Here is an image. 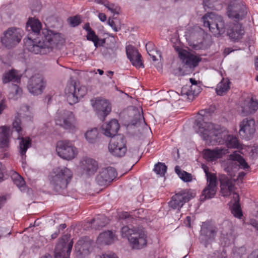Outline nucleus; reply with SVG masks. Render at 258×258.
I'll use <instances>...</instances> for the list:
<instances>
[{
	"label": "nucleus",
	"mask_w": 258,
	"mask_h": 258,
	"mask_svg": "<svg viewBox=\"0 0 258 258\" xmlns=\"http://www.w3.org/2000/svg\"><path fill=\"white\" fill-rule=\"evenodd\" d=\"M204 26L216 36L224 34L226 30L223 18L214 13H208L202 19ZM227 35L232 41L236 42L241 39L244 34V29L242 25L238 22L229 23L226 28Z\"/></svg>",
	"instance_id": "obj_3"
},
{
	"label": "nucleus",
	"mask_w": 258,
	"mask_h": 258,
	"mask_svg": "<svg viewBox=\"0 0 258 258\" xmlns=\"http://www.w3.org/2000/svg\"><path fill=\"white\" fill-rule=\"evenodd\" d=\"M228 152V150L224 148L217 147L214 149H207L204 151V158L208 161H214L221 158Z\"/></svg>",
	"instance_id": "obj_18"
},
{
	"label": "nucleus",
	"mask_w": 258,
	"mask_h": 258,
	"mask_svg": "<svg viewBox=\"0 0 258 258\" xmlns=\"http://www.w3.org/2000/svg\"><path fill=\"white\" fill-rule=\"evenodd\" d=\"M149 55L153 61L158 60V58H161L162 57L161 52L156 48L154 50H152L149 52Z\"/></svg>",
	"instance_id": "obj_48"
},
{
	"label": "nucleus",
	"mask_w": 258,
	"mask_h": 258,
	"mask_svg": "<svg viewBox=\"0 0 258 258\" xmlns=\"http://www.w3.org/2000/svg\"><path fill=\"white\" fill-rule=\"evenodd\" d=\"M258 109V102L252 98L249 101L248 104L242 107V112L246 114L254 112Z\"/></svg>",
	"instance_id": "obj_35"
},
{
	"label": "nucleus",
	"mask_w": 258,
	"mask_h": 258,
	"mask_svg": "<svg viewBox=\"0 0 258 258\" xmlns=\"http://www.w3.org/2000/svg\"><path fill=\"white\" fill-rule=\"evenodd\" d=\"M194 197L190 189H182L176 191L168 202L169 207L173 209L180 211L183 205Z\"/></svg>",
	"instance_id": "obj_5"
},
{
	"label": "nucleus",
	"mask_w": 258,
	"mask_h": 258,
	"mask_svg": "<svg viewBox=\"0 0 258 258\" xmlns=\"http://www.w3.org/2000/svg\"><path fill=\"white\" fill-rule=\"evenodd\" d=\"M98 18L102 22H105L107 19L105 14L102 13H100L98 14Z\"/></svg>",
	"instance_id": "obj_62"
},
{
	"label": "nucleus",
	"mask_w": 258,
	"mask_h": 258,
	"mask_svg": "<svg viewBox=\"0 0 258 258\" xmlns=\"http://www.w3.org/2000/svg\"><path fill=\"white\" fill-rule=\"evenodd\" d=\"M184 224L186 226L190 228L191 227V217L190 216H187L184 221Z\"/></svg>",
	"instance_id": "obj_60"
},
{
	"label": "nucleus",
	"mask_w": 258,
	"mask_h": 258,
	"mask_svg": "<svg viewBox=\"0 0 258 258\" xmlns=\"http://www.w3.org/2000/svg\"><path fill=\"white\" fill-rule=\"evenodd\" d=\"M178 56L182 63L189 68H194L198 66L201 61V58L185 49H177Z\"/></svg>",
	"instance_id": "obj_15"
},
{
	"label": "nucleus",
	"mask_w": 258,
	"mask_h": 258,
	"mask_svg": "<svg viewBox=\"0 0 258 258\" xmlns=\"http://www.w3.org/2000/svg\"><path fill=\"white\" fill-rule=\"evenodd\" d=\"M246 14V6L242 3L234 2L228 6L227 15L229 18L236 20H242Z\"/></svg>",
	"instance_id": "obj_12"
},
{
	"label": "nucleus",
	"mask_w": 258,
	"mask_h": 258,
	"mask_svg": "<svg viewBox=\"0 0 258 258\" xmlns=\"http://www.w3.org/2000/svg\"><path fill=\"white\" fill-rule=\"evenodd\" d=\"M74 242L73 240H71L68 244L67 245V252H66V258H69L71 253V252L72 251V249L73 247Z\"/></svg>",
	"instance_id": "obj_54"
},
{
	"label": "nucleus",
	"mask_w": 258,
	"mask_h": 258,
	"mask_svg": "<svg viewBox=\"0 0 258 258\" xmlns=\"http://www.w3.org/2000/svg\"><path fill=\"white\" fill-rule=\"evenodd\" d=\"M21 38L22 30L20 29L10 28L4 32L1 42L4 46L10 49L19 43Z\"/></svg>",
	"instance_id": "obj_7"
},
{
	"label": "nucleus",
	"mask_w": 258,
	"mask_h": 258,
	"mask_svg": "<svg viewBox=\"0 0 258 258\" xmlns=\"http://www.w3.org/2000/svg\"><path fill=\"white\" fill-rule=\"evenodd\" d=\"M239 126L240 136L246 140H248L255 132V121L253 119H244Z\"/></svg>",
	"instance_id": "obj_17"
},
{
	"label": "nucleus",
	"mask_w": 258,
	"mask_h": 258,
	"mask_svg": "<svg viewBox=\"0 0 258 258\" xmlns=\"http://www.w3.org/2000/svg\"><path fill=\"white\" fill-rule=\"evenodd\" d=\"M214 258H227L226 251L223 250L222 251H216L214 253Z\"/></svg>",
	"instance_id": "obj_51"
},
{
	"label": "nucleus",
	"mask_w": 258,
	"mask_h": 258,
	"mask_svg": "<svg viewBox=\"0 0 258 258\" xmlns=\"http://www.w3.org/2000/svg\"><path fill=\"white\" fill-rule=\"evenodd\" d=\"M46 86V82L40 74L31 77L29 80L27 88L30 93L34 95L41 94Z\"/></svg>",
	"instance_id": "obj_10"
},
{
	"label": "nucleus",
	"mask_w": 258,
	"mask_h": 258,
	"mask_svg": "<svg viewBox=\"0 0 258 258\" xmlns=\"http://www.w3.org/2000/svg\"><path fill=\"white\" fill-rule=\"evenodd\" d=\"M21 74L17 70L12 69L4 73L2 76L3 84H7L12 82L14 83H19L21 82Z\"/></svg>",
	"instance_id": "obj_22"
},
{
	"label": "nucleus",
	"mask_w": 258,
	"mask_h": 258,
	"mask_svg": "<svg viewBox=\"0 0 258 258\" xmlns=\"http://www.w3.org/2000/svg\"><path fill=\"white\" fill-rule=\"evenodd\" d=\"M119 129V125L116 119H112L108 123L104 124L102 126V130L103 134L107 137L113 138L116 136L115 135Z\"/></svg>",
	"instance_id": "obj_20"
},
{
	"label": "nucleus",
	"mask_w": 258,
	"mask_h": 258,
	"mask_svg": "<svg viewBox=\"0 0 258 258\" xmlns=\"http://www.w3.org/2000/svg\"><path fill=\"white\" fill-rule=\"evenodd\" d=\"M50 176L54 182L60 181L63 179L64 170L59 167L55 168L53 170Z\"/></svg>",
	"instance_id": "obj_37"
},
{
	"label": "nucleus",
	"mask_w": 258,
	"mask_h": 258,
	"mask_svg": "<svg viewBox=\"0 0 258 258\" xmlns=\"http://www.w3.org/2000/svg\"><path fill=\"white\" fill-rule=\"evenodd\" d=\"M13 89L14 90L15 93L14 96V99H17L22 94V90L20 88L17 84H15L13 86Z\"/></svg>",
	"instance_id": "obj_50"
},
{
	"label": "nucleus",
	"mask_w": 258,
	"mask_h": 258,
	"mask_svg": "<svg viewBox=\"0 0 258 258\" xmlns=\"http://www.w3.org/2000/svg\"><path fill=\"white\" fill-rule=\"evenodd\" d=\"M121 232L123 237L127 238L133 249H140L146 246L147 236L143 227L125 226L121 228Z\"/></svg>",
	"instance_id": "obj_4"
},
{
	"label": "nucleus",
	"mask_w": 258,
	"mask_h": 258,
	"mask_svg": "<svg viewBox=\"0 0 258 258\" xmlns=\"http://www.w3.org/2000/svg\"><path fill=\"white\" fill-rule=\"evenodd\" d=\"M29 32L24 39L26 48L34 54H45L54 47L60 48L64 43L63 34L47 29H42V24L37 19L30 18L26 24Z\"/></svg>",
	"instance_id": "obj_1"
},
{
	"label": "nucleus",
	"mask_w": 258,
	"mask_h": 258,
	"mask_svg": "<svg viewBox=\"0 0 258 258\" xmlns=\"http://www.w3.org/2000/svg\"><path fill=\"white\" fill-rule=\"evenodd\" d=\"M13 128H15L16 131L20 135L22 132L20 119L18 118H16L13 123Z\"/></svg>",
	"instance_id": "obj_49"
},
{
	"label": "nucleus",
	"mask_w": 258,
	"mask_h": 258,
	"mask_svg": "<svg viewBox=\"0 0 258 258\" xmlns=\"http://www.w3.org/2000/svg\"><path fill=\"white\" fill-rule=\"evenodd\" d=\"M103 6L105 7L112 14L114 15L119 14L120 8L117 5L114 3H111L107 1Z\"/></svg>",
	"instance_id": "obj_41"
},
{
	"label": "nucleus",
	"mask_w": 258,
	"mask_h": 258,
	"mask_svg": "<svg viewBox=\"0 0 258 258\" xmlns=\"http://www.w3.org/2000/svg\"><path fill=\"white\" fill-rule=\"evenodd\" d=\"M11 232H9L6 228L0 227V239L7 235H10Z\"/></svg>",
	"instance_id": "obj_57"
},
{
	"label": "nucleus",
	"mask_w": 258,
	"mask_h": 258,
	"mask_svg": "<svg viewBox=\"0 0 258 258\" xmlns=\"http://www.w3.org/2000/svg\"><path fill=\"white\" fill-rule=\"evenodd\" d=\"M217 187L214 186L206 185L203 190L200 197L201 201H205L213 198L216 195Z\"/></svg>",
	"instance_id": "obj_32"
},
{
	"label": "nucleus",
	"mask_w": 258,
	"mask_h": 258,
	"mask_svg": "<svg viewBox=\"0 0 258 258\" xmlns=\"http://www.w3.org/2000/svg\"><path fill=\"white\" fill-rule=\"evenodd\" d=\"M117 176L116 170L112 167L102 168L96 177V181L99 185H107Z\"/></svg>",
	"instance_id": "obj_11"
},
{
	"label": "nucleus",
	"mask_w": 258,
	"mask_h": 258,
	"mask_svg": "<svg viewBox=\"0 0 258 258\" xmlns=\"http://www.w3.org/2000/svg\"><path fill=\"white\" fill-rule=\"evenodd\" d=\"M56 123L60 126H62L64 124V117L63 116L60 117L59 113H57L55 117Z\"/></svg>",
	"instance_id": "obj_52"
},
{
	"label": "nucleus",
	"mask_w": 258,
	"mask_h": 258,
	"mask_svg": "<svg viewBox=\"0 0 258 258\" xmlns=\"http://www.w3.org/2000/svg\"><path fill=\"white\" fill-rule=\"evenodd\" d=\"M154 170L157 174L164 176L167 170V166L164 163L159 162L155 165Z\"/></svg>",
	"instance_id": "obj_42"
},
{
	"label": "nucleus",
	"mask_w": 258,
	"mask_h": 258,
	"mask_svg": "<svg viewBox=\"0 0 258 258\" xmlns=\"http://www.w3.org/2000/svg\"><path fill=\"white\" fill-rule=\"evenodd\" d=\"M79 167L83 174L91 176L96 172L98 165L95 159L85 157L80 160Z\"/></svg>",
	"instance_id": "obj_13"
},
{
	"label": "nucleus",
	"mask_w": 258,
	"mask_h": 258,
	"mask_svg": "<svg viewBox=\"0 0 258 258\" xmlns=\"http://www.w3.org/2000/svg\"><path fill=\"white\" fill-rule=\"evenodd\" d=\"M67 100L70 105H73L78 101V99L76 95V94L73 91L69 89L68 93L66 95Z\"/></svg>",
	"instance_id": "obj_47"
},
{
	"label": "nucleus",
	"mask_w": 258,
	"mask_h": 258,
	"mask_svg": "<svg viewBox=\"0 0 258 258\" xmlns=\"http://www.w3.org/2000/svg\"><path fill=\"white\" fill-rule=\"evenodd\" d=\"M66 130L74 132L76 128V121L72 112H66Z\"/></svg>",
	"instance_id": "obj_28"
},
{
	"label": "nucleus",
	"mask_w": 258,
	"mask_h": 258,
	"mask_svg": "<svg viewBox=\"0 0 258 258\" xmlns=\"http://www.w3.org/2000/svg\"><path fill=\"white\" fill-rule=\"evenodd\" d=\"M99 258H118L114 253L103 254Z\"/></svg>",
	"instance_id": "obj_59"
},
{
	"label": "nucleus",
	"mask_w": 258,
	"mask_h": 258,
	"mask_svg": "<svg viewBox=\"0 0 258 258\" xmlns=\"http://www.w3.org/2000/svg\"><path fill=\"white\" fill-rule=\"evenodd\" d=\"M248 258H258V250L253 251L248 255Z\"/></svg>",
	"instance_id": "obj_61"
},
{
	"label": "nucleus",
	"mask_w": 258,
	"mask_h": 258,
	"mask_svg": "<svg viewBox=\"0 0 258 258\" xmlns=\"http://www.w3.org/2000/svg\"><path fill=\"white\" fill-rule=\"evenodd\" d=\"M201 90V87L198 85H186L182 88L181 92L182 96L190 101L199 94Z\"/></svg>",
	"instance_id": "obj_23"
},
{
	"label": "nucleus",
	"mask_w": 258,
	"mask_h": 258,
	"mask_svg": "<svg viewBox=\"0 0 258 258\" xmlns=\"http://www.w3.org/2000/svg\"><path fill=\"white\" fill-rule=\"evenodd\" d=\"M86 37L87 40L93 42L94 46L96 48L103 46L105 43V40L104 39L99 38L93 30L87 32Z\"/></svg>",
	"instance_id": "obj_30"
},
{
	"label": "nucleus",
	"mask_w": 258,
	"mask_h": 258,
	"mask_svg": "<svg viewBox=\"0 0 258 258\" xmlns=\"http://www.w3.org/2000/svg\"><path fill=\"white\" fill-rule=\"evenodd\" d=\"M92 105L96 110L98 115L100 116V119L103 120L111 110L110 103L106 99L97 98L92 102Z\"/></svg>",
	"instance_id": "obj_16"
},
{
	"label": "nucleus",
	"mask_w": 258,
	"mask_h": 258,
	"mask_svg": "<svg viewBox=\"0 0 258 258\" xmlns=\"http://www.w3.org/2000/svg\"><path fill=\"white\" fill-rule=\"evenodd\" d=\"M218 3V0H204L203 6L205 10L208 9L216 10V6Z\"/></svg>",
	"instance_id": "obj_43"
},
{
	"label": "nucleus",
	"mask_w": 258,
	"mask_h": 258,
	"mask_svg": "<svg viewBox=\"0 0 258 258\" xmlns=\"http://www.w3.org/2000/svg\"><path fill=\"white\" fill-rule=\"evenodd\" d=\"M91 242L88 237H85L80 239L75 244V250L80 254H86L89 252Z\"/></svg>",
	"instance_id": "obj_25"
},
{
	"label": "nucleus",
	"mask_w": 258,
	"mask_h": 258,
	"mask_svg": "<svg viewBox=\"0 0 258 258\" xmlns=\"http://www.w3.org/2000/svg\"><path fill=\"white\" fill-rule=\"evenodd\" d=\"M98 135V132L96 128L88 130L85 134V138L89 143H94L96 142Z\"/></svg>",
	"instance_id": "obj_38"
},
{
	"label": "nucleus",
	"mask_w": 258,
	"mask_h": 258,
	"mask_svg": "<svg viewBox=\"0 0 258 258\" xmlns=\"http://www.w3.org/2000/svg\"><path fill=\"white\" fill-rule=\"evenodd\" d=\"M116 239L115 233L111 231L107 230L99 235L96 242L100 245H109L113 243Z\"/></svg>",
	"instance_id": "obj_21"
},
{
	"label": "nucleus",
	"mask_w": 258,
	"mask_h": 258,
	"mask_svg": "<svg viewBox=\"0 0 258 258\" xmlns=\"http://www.w3.org/2000/svg\"><path fill=\"white\" fill-rule=\"evenodd\" d=\"M156 48H155V46L154 45V44L151 42H149L146 45V49L148 54L149 53V52H150V51H152V50H154Z\"/></svg>",
	"instance_id": "obj_55"
},
{
	"label": "nucleus",
	"mask_w": 258,
	"mask_h": 258,
	"mask_svg": "<svg viewBox=\"0 0 258 258\" xmlns=\"http://www.w3.org/2000/svg\"><path fill=\"white\" fill-rule=\"evenodd\" d=\"M12 179L18 187H22L25 184V181L23 178L17 173L15 172L12 176Z\"/></svg>",
	"instance_id": "obj_46"
},
{
	"label": "nucleus",
	"mask_w": 258,
	"mask_h": 258,
	"mask_svg": "<svg viewBox=\"0 0 258 258\" xmlns=\"http://www.w3.org/2000/svg\"><path fill=\"white\" fill-rule=\"evenodd\" d=\"M78 149L70 141H66V160H71L78 155Z\"/></svg>",
	"instance_id": "obj_27"
},
{
	"label": "nucleus",
	"mask_w": 258,
	"mask_h": 258,
	"mask_svg": "<svg viewBox=\"0 0 258 258\" xmlns=\"http://www.w3.org/2000/svg\"><path fill=\"white\" fill-rule=\"evenodd\" d=\"M64 238L62 236L59 239L54 250V258H64Z\"/></svg>",
	"instance_id": "obj_33"
},
{
	"label": "nucleus",
	"mask_w": 258,
	"mask_h": 258,
	"mask_svg": "<svg viewBox=\"0 0 258 258\" xmlns=\"http://www.w3.org/2000/svg\"><path fill=\"white\" fill-rule=\"evenodd\" d=\"M204 170L206 174L207 179V185L210 186H214L217 187L218 180L217 177L215 173H213L209 171L208 168L205 167Z\"/></svg>",
	"instance_id": "obj_34"
},
{
	"label": "nucleus",
	"mask_w": 258,
	"mask_h": 258,
	"mask_svg": "<svg viewBox=\"0 0 258 258\" xmlns=\"http://www.w3.org/2000/svg\"><path fill=\"white\" fill-rule=\"evenodd\" d=\"M56 151L57 155L62 159H64V142L58 141L56 145Z\"/></svg>",
	"instance_id": "obj_45"
},
{
	"label": "nucleus",
	"mask_w": 258,
	"mask_h": 258,
	"mask_svg": "<svg viewBox=\"0 0 258 258\" xmlns=\"http://www.w3.org/2000/svg\"><path fill=\"white\" fill-rule=\"evenodd\" d=\"M8 108L7 101L6 99L3 98L0 101V115H1L3 111Z\"/></svg>",
	"instance_id": "obj_53"
},
{
	"label": "nucleus",
	"mask_w": 258,
	"mask_h": 258,
	"mask_svg": "<svg viewBox=\"0 0 258 258\" xmlns=\"http://www.w3.org/2000/svg\"><path fill=\"white\" fill-rule=\"evenodd\" d=\"M217 228L210 221H206L202 224L201 229V239L205 246L214 240L217 233Z\"/></svg>",
	"instance_id": "obj_9"
},
{
	"label": "nucleus",
	"mask_w": 258,
	"mask_h": 258,
	"mask_svg": "<svg viewBox=\"0 0 258 258\" xmlns=\"http://www.w3.org/2000/svg\"><path fill=\"white\" fill-rule=\"evenodd\" d=\"M233 198L234 199V203L231 207V213L235 217L241 219L242 216V213L239 203L238 194L234 193Z\"/></svg>",
	"instance_id": "obj_29"
},
{
	"label": "nucleus",
	"mask_w": 258,
	"mask_h": 258,
	"mask_svg": "<svg viewBox=\"0 0 258 258\" xmlns=\"http://www.w3.org/2000/svg\"><path fill=\"white\" fill-rule=\"evenodd\" d=\"M73 176L72 171L66 167V177L68 178V179H66V184H68L69 182L68 179L70 180Z\"/></svg>",
	"instance_id": "obj_56"
},
{
	"label": "nucleus",
	"mask_w": 258,
	"mask_h": 258,
	"mask_svg": "<svg viewBox=\"0 0 258 258\" xmlns=\"http://www.w3.org/2000/svg\"><path fill=\"white\" fill-rule=\"evenodd\" d=\"M213 112L212 108L202 109L199 111V117L196 122L198 127V133L203 140L208 144H225L228 148L242 149L238 138L228 135V132L225 127L206 121Z\"/></svg>",
	"instance_id": "obj_2"
},
{
	"label": "nucleus",
	"mask_w": 258,
	"mask_h": 258,
	"mask_svg": "<svg viewBox=\"0 0 258 258\" xmlns=\"http://www.w3.org/2000/svg\"><path fill=\"white\" fill-rule=\"evenodd\" d=\"M69 89L74 92L78 99L83 97L87 92V89L85 86L77 84L74 81L72 82L71 86L69 87Z\"/></svg>",
	"instance_id": "obj_31"
},
{
	"label": "nucleus",
	"mask_w": 258,
	"mask_h": 258,
	"mask_svg": "<svg viewBox=\"0 0 258 258\" xmlns=\"http://www.w3.org/2000/svg\"><path fill=\"white\" fill-rule=\"evenodd\" d=\"M238 167L245 169H248L249 166L243 157L234 152L229 155L225 169L229 173L234 170H237Z\"/></svg>",
	"instance_id": "obj_8"
},
{
	"label": "nucleus",
	"mask_w": 258,
	"mask_h": 258,
	"mask_svg": "<svg viewBox=\"0 0 258 258\" xmlns=\"http://www.w3.org/2000/svg\"><path fill=\"white\" fill-rule=\"evenodd\" d=\"M83 29L85 30L86 32H88L91 30H92L93 29L90 27V24L89 23H86L84 24L83 27Z\"/></svg>",
	"instance_id": "obj_63"
},
{
	"label": "nucleus",
	"mask_w": 258,
	"mask_h": 258,
	"mask_svg": "<svg viewBox=\"0 0 258 258\" xmlns=\"http://www.w3.org/2000/svg\"><path fill=\"white\" fill-rule=\"evenodd\" d=\"M108 150L114 156H124L127 151L124 137L121 135H118L112 138L108 145Z\"/></svg>",
	"instance_id": "obj_6"
},
{
	"label": "nucleus",
	"mask_w": 258,
	"mask_h": 258,
	"mask_svg": "<svg viewBox=\"0 0 258 258\" xmlns=\"http://www.w3.org/2000/svg\"><path fill=\"white\" fill-rule=\"evenodd\" d=\"M220 182L221 193L222 196L227 197L234 192L235 181L231 177L225 174L219 175L218 177Z\"/></svg>",
	"instance_id": "obj_14"
},
{
	"label": "nucleus",
	"mask_w": 258,
	"mask_h": 258,
	"mask_svg": "<svg viewBox=\"0 0 258 258\" xmlns=\"http://www.w3.org/2000/svg\"><path fill=\"white\" fill-rule=\"evenodd\" d=\"M67 21L68 24L72 27H75L79 25L81 22L82 20L80 16L76 15L73 17H70L68 18Z\"/></svg>",
	"instance_id": "obj_44"
},
{
	"label": "nucleus",
	"mask_w": 258,
	"mask_h": 258,
	"mask_svg": "<svg viewBox=\"0 0 258 258\" xmlns=\"http://www.w3.org/2000/svg\"><path fill=\"white\" fill-rule=\"evenodd\" d=\"M91 223L97 225V228L103 227L108 223V219L103 215H99L91 220Z\"/></svg>",
	"instance_id": "obj_39"
},
{
	"label": "nucleus",
	"mask_w": 258,
	"mask_h": 258,
	"mask_svg": "<svg viewBox=\"0 0 258 258\" xmlns=\"http://www.w3.org/2000/svg\"><path fill=\"white\" fill-rule=\"evenodd\" d=\"M175 171L179 177L184 182H188L192 180V175L185 171L182 170L179 166H176L175 167Z\"/></svg>",
	"instance_id": "obj_36"
},
{
	"label": "nucleus",
	"mask_w": 258,
	"mask_h": 258,
	"mask_svg": "<svg viewBox=\"0 0 258 258\" xmlns=\"http://www.w3.org/2000/svg\"><path fill=\"white\" fill-rule=\"evenodd\" d=\"M231 82L227 78H223L217 84L216 92L217 95L223 96L229 91L230 88Z\"/></svg>",
	"instance_id": "obj_26"
},
{
	"label": "nucleus",
	"mask_w": 258,
	"mask_h": 258,
	"mask_svg": "<svg viewBox=\"0 0 258 258\" xmlns=\"http://www.w3.org/2000/svg\"><path fill=\"white\" fill-rule=\"evenodd\" d=\"M31 140L28 138H22V140L20 143L19 147L20 153L22 156L25 155L28 148L31 146Z\"/></svg>",
	"instance_id": "obj_40"
},
{
	"label": "nucleus",
	"mask_w": 258,
	"mask_h": 258,
	"mask_svg": "<svg viewBox=\"0 0 258 258\" xmlns=\"http://www.w3.org/2000/svg\"><path fill=\"white\" fill-rule=\"evenodd\" d=\"M126 52L127 58L132 62L133 66L137 68L144 67L141 60V55L137 49L132 45L126 47Z\"/></svg>",
	"instance_id": "obj_19"
},
{
	"label": "nucleus",
	"mask_w": 258,
	"mask_h": 258,
	"mask_svg": "<svg viewBox=\"0 0 258 258\" xmlns=\"http://www.w3.org/2000/svg\"><path fill=\"white\" fill-rule=\"evenodd\" d=\"M251 225L258 231V222L256 220H251Z\"/></svg>",
	"instance_id": "obj_64"
},
{
	"label": "nucleus",
	"mask_w": 258,
	"mask_h": 258,
	"mask_svg": "<svg viewBox=\"0 0 258 258\" xmlns=\"http://www.w3.org/2000/svg\"><path fill=\"white\" fill-rule=\"evenodd\" d=\"M10 127L4 125L0 126V148L8 147L10 143Z\"/></svg>",
	"instance_id": "obj_24"
},
{
	"label": "nucleus",
	"mask_w": 258,
	"mask_h": 258,
	"mask_svg": "<svg viewBox=\"0 0 258 258\" xmlns=\"http://www.w3.org/2000/svg\"><path fill=\"white\" fill-rule=\"evenodd\" d=\"M108 24L113 29V30L114 31H115V32L117 31V29L116 27L115 22L110 18H109L108 20Z\"/></svg>",
	"instance_id": "obj_58"
}]
</instances>
